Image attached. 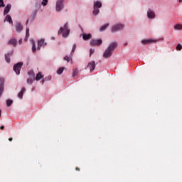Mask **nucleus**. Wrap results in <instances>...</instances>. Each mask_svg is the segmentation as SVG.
<instances>
[{"mask_svg":"<svg viewBox=\"0 0 182 182\" xmlns=\"http://www.w3.org/2000/svg\"><path fill=\"white\" fill-rule=\"evenodd\" d=\"M116 48H117V43H111L109 47L104 52L103 58L105 59H109V58L113 55V52H114V49H116Z\"/></svg>","mask_w":182,"mask_h":182,"instance_id":"nucleus-1","label":"nucleus"},{"mask_svg":"<svg viewBox=\"0 0 182 182\" xmlns=\"http://www.w3.org/2000/svg\"><path fill=\"white\" fill-rule=\"evenodd\" d=\"M70 31L69 30V27L68 26V23H66L63 27H61L58 31V35H62L63 38H68L69 36Z\"/></svg>","mask_w":182,"mask_h":182,"instance_id":"nucleus-2","label":"nucleus"},{"mask_svg":"<svg viewBox=\"0 0 182 182\" xmlns=\"http://www.w3.org/2000/svg\"><path fill=\"white\" fill-rule=\"evenodd\" d=\"M102 6V2L97 1L94 2V11H93V15H97L100 12L99 11V8Z\"/></svg>","mask_w":182,"mask_h":182,"instance_id":"nucleus-3","label":"nucleus"},{"mask_svg":"<svg viewBox=\"0 0 182 182\" xmlns=\"http://www.w3.org/2000/svg\"><path fill=\"white\" fill-rule=\"evenodd\" d=\"M124 25L123 24H116L112 27L111 32L112 33H114V32H119V31H122V29H124Z\"/></svg>","mask_w":182,"mask_h":182,"instance_id":"nucleus-4","label":"nucleus"},{"mask_svg":"<svg viewBox=\"0 0 182 182\" xmlns=\"http://www.w3.org/2000/svg\"><path fill=\"white\" fill-rule=\"evenodd\" d=\"M22 66H23V63H18L14 65V70L16 73V75H20L21 69H22Z\"/></svg>","mask_w":182,"mask_h":182,"instance_id":"nucleus-5","label":"nucleus"},{"mask_svg":"<svg viewBox=\"0 0 182 182\" xmlns=\"http://www.w3.org/2000/svg\"><path fill=\"white\" fill-rule=\"evenodd\" d=\"M103 43V41L102 39L95 40L92 39L90 41L91 46H100V45H102Z\"/></svg>","mask_w":182,"mask_h":182,"instance_id":"nucleus-6","label":"nucleus"},{"mask_svg":"<svg viewBox=\"0 0 182 182\" xmlns=\"http://www.w3.org/2000/svg\"><path fill=\"white\" fill-rule=\"evenodd\" d=\"M63 9V0H58L56 3V11L59 12V11H62Z\"/></svg>","mask_w":182,"mask_h":182,"instance_id":"nucleus-7","label":"nucleus"},{"mask_svg":"<svg viewBox=\"0 0 182 182\" xmlns=\"http://www.w3.org/2000/svg\"><path fill=\"white\" fill-rule=\"evenodd\" d=\"M87 68H90V72H93V70L96 69V63H95V61H91L90 63H89L85 69H87Z\"/></svg>","mask_w":182,"mask_h":182,"instance_id":"nucleus-8","label":"nucleus"},{"mask_svg":"<svg viewBox=\"0 0 182 182\" xmlns=\"http://www.w3.org/2000/svg\"><path fill=\"white\" fill-rule=\"evenodd\" d=\"M41 46H46V43H45L44 39H41V40L38 41V47H37L38 50H41Z\"/></svg>","mask_w":182,"mask_h":182,"instance_id":"nucleus-9","label":"nucleus"},{"mask_svg":"<svg viewBox=\"0 0 182 182\" xmlns=\"http://www.w3.org/2000/svg\"><path fill=\"white\" fill-rule=\"evenodd\" d=\"M12 55H14L13 51H11V52H9V53H8L7 54L5 55V59H6V61L7 62V63H10L11 56H12Z\"/></svg>","mask_w":182,"mask_h":182,"instance_id":"nucleus-10","label":"nucleus"},{"mask_svg":"<svg viewBox=\"0 0 182 182\" xmlns=\"http://www.w3.org/2000/svg\"><path fill=\"white\" fill-rule=\"evenodd\" d=\"M4 93V78H0V97Z\"/></svg>","mask_w":182,"mask_h":182,"instance_id":"nucleus-11","label":"nucleus"},{"mask_svg":"<svg viewBox=\"0 0 182 182\" xmlns=\"http://www.w3.org/2000/svg\"><path fill=\"white\" fill-rule=\"evenodd\" d=\"M147 16L149 19H153L155 18L156 14L153 12V11L149 9L147 13Z\"/></svg>","mask_w":182,"mask_h":182,"instance_id":"nucleus-12","label":"nucleus"},{"mask_svg":"<svg viewBox=\"0 0 182 182\" xmlns=\"http://www.w3.org/2000/svg\"><path fill=\"white\" fill-rule=\"evenodd\" d=\"M18 43V41L15 38H11L9 41L8 45H12L13 46H16V44Z\"/></svg>","mask_w":182,"mask_h":182,"instance_id":"nucleus-13","label":"nucleus"},{"mask_svg":"<svg viewBox=\"0 0 182 182\" xmlns=\"http://www.w3.org/2000/svg\"><path fill=\"white\" fill-rule=\"evenodd\" d=\"M82 39L84 41H89V39H92V34H90V33H88V34L84 33L82 35Z\"/></svg>","mask_w":182,"mask_h":182,"instance_id":"nucleus-14","label":"nucleus"},{"mask_svg":"<svg viewBox=\"0 0 182 182\" xmlns=\"http://www.w3.org/2000/svg\"><path fill=\"white\" fill-rule=\"evenodd\" d=\"M11 4H7L4 9V15H6L11 11Z\"/></svg>","mask_w":182,"mask_h":182,"instance_id":"nucleus-15","label":"nucleus"},{"mask_svg":"<svg viewBox=\"0 0 182 182\" xmlns=\"http://www.w3.org/2000/svg\"><path fill=\"white\" fill-rule=\"evenodd\" d=\"M16 29L17 32H21V31H22V29H23V27L22 26V25L20 23H17L16 24Z\"/></svg>","mask_w":182,"mask_h":182,"instance_id":"nucleus-16","label":"nucleus"},{"mask_svg":"<svg viewBox=\"0 0 182 182\" xmlns=\"http://www.w3.org/2000/svg\"><path fill=\"white\" fill-rule=\"evenodd\" d=\"M154 41L153 40H142L141 43L142 45H150V43H153Z\"/></svg>","mask_w":182,"mask_h":182,"instance_id":"nucleus-17","label":"nucleus"},{"mask_svg":"<svg viewBox=\"0 0 182 182\" xmlns=\"http://www.w3.org/2000/svg\"><path fill=\"white\" fill-rule=\"evenodd\" d=\"M6 21L7 22H9V23H11L12 25H14V22L12 21V17H11V16L7 15L4 19V22H6Z\"/></svg>","mask_w":182,"mask_h":182,"instance_id":"nucleus-18","label":"nucleus"},{"mask_svg":"<svg viewBox=\"0 0 182 182\" xmlns=\"http://www.w3.org/2000/svg\"><path fill=\"white\" fill-rule=\"evenodd\" d=\"M25 87H23L21 91L18 95V97H19V99H22V97H23V93H25Z\"/></svg>","mask_w":182,"mask_h":182,"instance_id":"nucleus-19","label":"nucleus"},{"mask_svg":"<svg viewBox=\"0 0 182 182\" xmlns=\"http://www.w3.org/2000/svg\"><path fill=\"white\" fill-rule=\"evenodd\" d=\"M107 28H109V23L105 24L104 26H101V28H100V32H103L106 31Z\"/></svg>","mask_w":182,"mask_h":182,"instance_id":"nucleus-20","label":"nucleus"},{"mask_svg":"<svg viewBox=\"0 0 182 182\" xmlns=\"http://www.w3.org/2000/svg\"><path fill=\"white\" fill-rule=\"evenodd\" d=\"M43 78V75H42V73H38L37 75H36V77L35 78V80H41V79Z\"/></svg>","mask_w":182,"mask_h":182,"instance_id":"nucleus-21","label":"nucleus"},{"mask_svg":"<svg viewBox=\"0 0 182 182\" xmlns=\"http://www.w3.org/2000/svg\"><path fill=\"white\" fill-rule=\"evenodd\" d=\"M175 31H182V25L181 24H176L174 26Z\"/></svg>","mask_w":182,"mask_h":182,"instance_id":"nucleus-22","label":"nucleus"},{"mask_svg":"<svg viewBox=\"0 0 182 182\" xmlns=\"http://www.w3.org/2000/svg\"><path fill=\"white\" fill-rule=\"evenodd\" d=\"M28 38H29V28H27L26 31V37L24 38L25 42H27Z\"/></svg>","mask_w":182,"mask_h":182,"instance_id":"nucleus-23","label":"nucleus"},{"mask_svg":"<svg viewBox=\"0 0 182 182\" xmlns=\"http://www.w3.org/2000/svg\"><path fill=\"white\" fill-rule=\"evenodd\" d=\"M77 75H79V70H77V68H75L74 69V71L73 73V77H76Z\"/></svg>","mask_w":182,"mask_h":182,"instance_id":"nucleus-24","label":"nucleus"},{"mask_svg":"<svg viewBox=\"0 0 182 182\" xmlns=\"http://www.w3.org/2000/svg\"><path fill=\"white\" fill-rule=\"evenodd\" d=\"M63 70H65V68L63 67H60V68H58V70H57L58 75H62V73H63Z\"/></svg>","mask_w":182,"mask_h":182,"instance_id":"nucleus-25","label":"nucleus"},{"mask_svg":"<svg viewBox=\"0 0 182 182\" xmlns=\"http://www.w3.org/2000/svg\"><path fill=\"white\" fill-rule=\"evenodd\" d=\"M32 52L33 53L36 52V46L35 45V41H32Z\"/></svg>","mask_w":182,"mask_h":182,"instance_id":"nucleus-26","label":"nucleus"},{"mask_svg":"<svg viewBox=\"0 0 182 182\" xmlns=\"http://www.w3.org/2000/svg\"><path fill=\"white\" fill-rule=\"evenodd\" d=\"M64 60H66V62H68V63L72 62V57H69V56L66 55L64 58Z\"/></svg>","mask_w":182,"mask_h":182,"instance_id":"nucleus-27","label":"nucleus"},{"mask_svg":"<svg viewBox=\"0 0 182 182\" xmlns=\"http://www.w3.org/2000/svg\"><path fill=\"white\" fill-rule=\"evenodd\" d=\"M28 74L29 76H31V77H35V73L33 72V70L28 71Z\"/></svg>","mask_w":182,"mask_h":182,"instance_id":"nucleus-28","label":"nucleus"},{"mask_svg":"<svg viewBox=\"0 0 182 182\" xmlns=\"http://www.w3.org/2000/svg\"><path fill=\"white\" fill-rule=\"evenodd\" d=\"M13 103H14V101H12L11 100H6L7 107H9V106H11Z\"/></svg>","mask_w":182,"mask_h":182,"instance_id":"nucleus-29","label":"nucleus"},{"mask_svg":"<svg viewBox=\"0 0 182 182\" xmlns=\"http://www.w3.org/2000/svg\"><path fill=\"white\" fill-rule=\"evenodd\" d=\"M75 50H76V44H74L73 46V49L71 51V56H73V53H75Z\"/></svg>","mask_w":182,"mask_h":182,"instance_id":"nucleus-30","label":"nucleus"},{"mask_svg":"<svg viewBox=\"0 0 182 182\" xmlns=\"http://www.w3.org/2000/svg\"><path fill=\"white\" fill-rule=\"evenodd\" d=\"M27 83L28 85H32V83H33V78H28V79H27Z\"/></svg>","mask_w":182,"mask_h":182,"instance_id":"nucleus-31","label":"nucleus"},{"mask_svg":"<svg viewBox=\"0 0 182 182\" xmlns=\"http://www.w3.org/2000/svg\"><path fill=\"white\" fill-rule=\"evenodd\" d=\"M42 5H43V6H46L48 5V0H43Z\"/></svg>","mask_w":182,"mask_h":182,"instance_id":"nucleus-32","label":"nucleus"},{"mask_svg":"<svg viewBox=\"0 0 182 182\" xmlns=\"http://www.w3.org/2000/svg\"><path fill=\"white\" fill-rule=\"evenodd\" d=\"M181 49H182V46L181 44H178L176 46V50H181Z\"/></svg>","mask_w":182,"mask_h":182,"instance_id":"nucleus-33","label":"nucleus"},{"mask_svg":"<svg viewBox=\"0 0 182 182\" xmlns=\"http://www.w3.org/2000/svg\"><path fill=\"white\" fill-rule=\"evenodd\" d=\"M5 6V4H4V0H0V8Z\"/></svg>","mask_w":182,"mask_h":182,"instance_id":"nucleus-34","label":"nucleus"},{"mask_svg":"<svg viewBox=\"0 0 182 182\" xmlns=\"http://www.w3.org/2000/svg\"><path fill=\"white\" fill-rule=\"evenodd\" d=\"M94 53H95V50L90 49V56H92V55H93Z\"/></svg>","mask_w":182,"mask_h":182,"instance_id":"nucleus-35","label":"nucleus"},{"mask_svg":"<svg viewBox=\"0 0 182 182\" xmlns=\"http://www.w3.org/2000/svg\"><path fill=\"white\" fill-rule=\"evenodd\" d=\"M0 129H1V130H4L5 129V127L4 126H1Z\"/></svg>","mask_w":182,"mask_h":182,"instance_id":"nucleus-36","label":"nucleus"},{"mask_svg":"<svg viewBox=\"0 0 182 182\" xmlns=\"http://www.w3.org/2000/svg\"><path fill=\"white\" fill-rule=\"evenodd\" d=\"M75 170H76L77 171H80V168H79L78 167H77V168H75Z\"/></svg>","mask_w":182,"mask_h":182,"instance_id":"nucleus-37","label":"nucleus"},{"mask_svg":"<svg viewBox=\"0 0 182 182\" xmlns=\"http://www.w3.org/2000/svg\"><path fill=\"white\" fill-rule=\"evenodd\" d=\"M19 44L21 45V43H22V39L19 40Z\"/></svg>","mask_w":182,"mask_h":182,"instance_id":"nucleus-38","label":"nucleus"},{"mask_svg":"<svg viewBox=\"0 0 182 182\" xmlns=\"http://www.w3.org/2000/svg\"><path fill=\"white\" fill-rule=\"evenodd\" d=\"M9 140L10 141H12V140H14V139H13V138H9Z\"/></svg>","mask_w":182,"mask_h":182,"instance_id":"nucleus-39","label":"nucleus"},{"mask_svg":"<svg viewBox=\"0 0 182 182\" xmlns=\"http://www.w3.org/2000/svg\"><path fill=\"white\" fill-rule=\"evenodd\" d=\"M1 113H2V111L0 109V117H1Z\"/></svg>","mask_w":182,"mask_h":182,"instance_id":"nucleus-40","label":"nucleus"},{"mask_svg":"<svg viewBox=\"0 0 182 182\" xmlns=\"http://www.w3.org/2000/svg\"><path fill=\"white\" fill-rule=\"evenodd\" d=\"M29 22V20H27V21H26V24H28V23Z\"/></svg>","mask_w":182,"mask_h":182,"instance_id":"nucleus-41","label":"nucleus"},{"mask_svg":"<svg viewBox=\"0 0 182 182\" xmlns=\"http://www.w3.org/2000/svg\"><path fill=\"white\" fill-rule=\"evenodd\" d=\"M44 82H45L44 80L42 81V84H43V85Z\"/></svg>","mask_w":182,"mask_h":182,"instance_id":"nucleus-42","label":"nucleus"},{"mask_svg":"<svg viewBox=\"0 0 182 182\" xmlns=\"http://www.w3.org/2000/svg\"><path fill=\"white\" fill-rule=\"evenodd\" d=\"M179 2H182V0H179Z\"/></svg>","mask_w":182,"mask_h":182,"instance_id":"nucleus-43","label":"nucleus"}]
</instances>
